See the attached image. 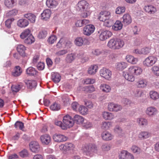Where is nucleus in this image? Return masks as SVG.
<instances>
[{
  "label": "nucleus",
  "mask_w": 159,
  "mask_h": 159,
  "mask_svg": "<svg viewBox=\"0 0 159 159\" xmlns=\"http://www.w3.org/2000/svg\"><path fill=\"white\" fill-rule=\"evenodd\" d=\"M125 44L124 41L120 38L111 39L109 41L107 45L111 49L119 50L122 48Z\"/></svg>",
  "instance_id": "1"
},
{
  "label": "nucleus",
  "mask_w": 159,
  "mask_h": 159,
  "mask_svg": "<svg viewBox=\"0 0 159 159\" xmlns=\"http://www.w3.org/2000/svg\"><path fill=\"white\" fill-rule=\"evenodd\" d=\"M82 150L84 155L92 157L94 153L97 152V148L95 145L89 144L83 147Z\"/></svg>",
  "instance_id": "2"
},
{
  "label": "nucleus",
  "mask_w": 159,
  "mask_h": 159,
  "mask_svg": "<svg viewBox=\"0 0 159 159\" xmlns=\"http://www.w3.org/2000/svg\"><path fill=\"white\" fill-rule=\"evenodd\" d=\"M63 122L65 129L70 128L74 124L73 120L71 118V117L69 115H66L63 117Z\"/></svg>",
  "instance_id": "3"
},
{
  "label": "nucleus",
  "mask_w": 159,
  "mask_h": 159,
  "mask_svg": "<svg viewBox=\"0 0 159 159\" xmlns=\"http://www.w3.org/2000/svg\"><path fill=\"white\" fill-rule=\"evenodd\" d=\"M157 58L153 56H150L147 57L143 61L144 66L148 67L151 66L154 64L157 61Z\"/></svg>",
  "instance_id": "4"
},
{
  "label": "nucleus",
  "mask_w": 159,
  "mask_h": 159,
  "mask_svg": "<svg viewBox=\"0 0 159 159\" xmlns=\"http://www.w3.org/2000/svg\"><path fill=\"white\" fill-rule=\"evenodd\" d=\"M53 140L56 142L61 143L65 142L68 139L67 137L60 134L55 133L52 136Z\"/></svg>",
  "instance_id": "5"
},
{
  "label": "nucleus",
  "mask_w": 159,
  "mask_h": 159,
  "mask_svg": "<svg viewBox=\"0 0 159 159\" xmlns=\"http://www.w3.org/2000/svg\"><path fill=\"white\" fill-rule=\"evenodd\" d=\"M95 29V27L93 25H87L84 28L83 33L85 35L89 36L94 32Z\"/></svg>",
  "instance_id": "6"
},
{
  "label": "nucleus",
  "mask_w": 159,
  "mask_h": 159,
  "mask_svg": "<svg viewBox=\"0 0 159 159\" xmlns=\"http://www.w3.org/2000/svg\"><path fill=\"white\" fill-rule=\"evenodd\" d=\"M30 150L34 153H38L40 150V147L39 143L35 141L31 142L29 145Z\"/></svg>",
  "instance_id": "7"
},
{
  "label": "nucleus",
  "mask_w": 159,
  "mask_h": 159,
  "mask_svg": "<svg viewBox=\"0 0 159 159\" xmlns=\"http://www.w3.org/2000/svg\"><path fill=\"white\" fill-rule=\"evenodd\" d=\"M100 75L107 80L110 79L111 76V72L109 70L106 68L101 69L100 71Z\"/></svg>",
  "instance_id": "8"
},
{
  "label": "nucleus",
  "mask_w": 159,
  "mask_h": 159,
  "mask_svg": "<svg viewBox=\"0 0 159 159\" xmlns=\"http://www.w3.org/2000/svg\"><path fill=\"white\" fill-rule=\"evenodd\" d=\"M110 13L109 11H104L100 12L98 19L104 22L107 19H110Z\"/></svg>",
  "instance_id": "9"
},
{
  "label": "nucleus",
  "mask_w": 159,
  "mask_h": 159,
  "mask_svg": "<svg viewBox=\"0 0 159 159\" xmlns=\"http://www.w3.org/2000/svg\"><path fill=\"white\" fill-rule=\"evenodd\" d=\"M88 5L89 3L86 1H81L78 3L76 9L77 10L83 11L88 8Z\"/></svg>",
  "instance_id": "10"
},
{
  "label": "nucleus",
  "mask_w": 159,
  "mask_h": 159,
  "mask_svg": "<svg viewBox=\"0 0 159 159\" xmlns=\"http://www.w3.org/2000/svg\"><path fill=\"white\" fill-rule=\"evenodd\" d=\"M129 70L130 73L136 75H140L143 71L142 68L137 66H131L129 68Z\"/></svg>",
  "instance_id": "11"
},
{
  "label": "nucleus",
  "mask_w": 159,
  "mask_h": 159,
  "mask_svg": "<svg viewBox=\"0 0 159 159\" xmlns=\"http://www.w3.org/2000/svg\"><path fill=\"white\" fill-rule=\"evenodd\" d=\"M119 159H134L133 155L126 151H122L119 156Z\"/></svg>",
  "instance_id": "12"
},
{
  "label": "nucleus",
  "mask_w": 159,
  "mask_h": 159,
  "mask_svg": "<svg viewBox=\"0 0 159 159\" xmlns=\"http://www.w3.org/2000/svg\"><path fill=\"white\" fill-rule=\"evenodd\" d=\"M41 141L43 144H49L51 141V136L48 134H44L40 137Z\"/></svg>",
  "instance_id": "13"
},
{
  "label": "nucleus",
  "mask_w": 159,
  "mask_h": 159,
  "mask_svg": "<svg viewBox=\"0 0 159 159\" xmlns=\"http://www.w3.org/2000/svg\"><path fill=\"white\" fill-rule=\"evenodd\" d=\"M64 45L66 47L67 46L69 48H70L71 47V44L70 42L67 41L66 42L65 40L64 39L61 38L57 43L56 45V46L57 48H60L63 47Z\"/></svg>",
  "instance_id": "14"
},
{
  "label": "nucleus",
  "mask_w": 159,
  "mask_h": 159,
  "mask_svg": "<svg viewBox=\"0 0 159 159\" xmlns=\"http://www.w3.org/2000/svg\"><path fill=\"white\" fill-rule=\"evenodd\" d=\"M157 110L154 107H150L146 109L145 113L146 115L149 116H152L157 113Z\"/></svg>",
  "instance_id": "15"
},
{
  "label": "nucleus",
  "mask_w": 159,
  "mask_h": 159,
  "mask_svg": "<svg viewBox=\"0 0 159 159\" xmlns=\"http://www.w3.org/2000/svg\"><path fill=\"white\" fill-rule=\"evenodd\" d=\"M112 35V33L108 30L102 31L99 36V39L101 40H105Z\"/></svg>",
  "instance_id": "16"
},
{
  "label": "nucleus",
  "mask_w": 159,
  "mask_h": 159,
  "mask_svg": "<svg viewBox=\"0 0 159 159\" xmlns=\"http://www.w3.org/2000/svg\"><path fill=\"white\" fill-rule=\"evenodd\" d=\"M24 17L28 19L31 23H34L35 22L36 16L34 13H27L24 15Z\"/></svg>",
  "instance_id": "17"
},
{
  "label": "nucleus",
  "mask_w": 159,
  "mask_h": 159,
  "mask_svg": "<svg viewBox=\"0 0 159 159\" xmlns=\"http://www.w3.org/2000/svg\"><path fill=\"white\" fill-rule=\"evenodd\" d=\"M27 75L29 76H35L37 75L38 71L34 68L30 66L27 68L26 70Z\"/></svg>",
  "instance_id": "18"
},
{
  "label": "nucleus",
  "mask_w": 159,
  "mask_h": 159,
  "mask_svg": "<svg viewBox=\"0 0 159 159\" xmlns=\"http://www.w3.org/2000/svg\"><path fill=\"white\" fill-rule=\"evenodd\" d=\"M144 9L146 12L150 14H153L156 11V8L151 5H147L145 6Z\"/></svg>",
  "instance_id": "19"
},
{
  "label": "nucleus",
  "mask_w": 159,
  "mask_h": 159,
  "mask_svg": "<svg viewBox=\"0 0 159 159\" xmlns=\"http://www.w3.org/2000/svg\"><path fill=\"white\" fill-rule=\"evenodd\" d=\"M51 14V10L49 9L44 10L41 14V19L45 20H47L49 18Z\"/></svg>",
  "instance_id": "20"
},
{
  "label": "nucleus",
  "mask_w": 159,
  "mask_h": 159,
  "mask_svg": "<svg viewBox=\"0 0 159 159\" xmlns=\"http://www.w3.org/2000/svg\"><path fill=\"white\" fill-rule=\"evenodd\" d=\"M103 139L106 141L111 140L113 138V136L108 132L104 131L101 134Z\"/></svg>",
  "instance_id": "21"
},
{
  "label": "nucleus",
  "mask_w": 159,
  "mask_h": 159,
  "mask_svg": "<svg viewBox=\"0 0 159 159\" xmlns=\"http://www.w3.org/2000/svg\"><path fill=\"white\" fill-rule=\"evenodd\" d=\"M123 23L126 25L129 24L132 22V19L130 15L128 13L124 14L123 17Z\"/></svg>",
  "instance_id": "22"
},
{
  "label": "nucleus",
  "mask_w": 159,
  "mask_h": 159,
  "mask_svg": "<svg viewBox=\"0 0 159 159\" xmlns=\"http://www.w3.org/2000/svg\"><path fill=\"white\" fill-rule=\"evenodd\" d=\"M22 72L21 67L19 66H16L14 68L11 74L12 76L14 77H17L20 76Z\"/></svg>",
  "instance_id": "23"
},
{
  "label": "nucleus",
  "mask_w": 159,
  "mask_h": 159,
  "mask_svg": "<svg viewBox=\"0 0 159 159\" xmlns=\"http://www.w3.org/2000/svg\"><path fill=\"white\" fill-rule=\"evenodd\" d=\"M29 21L25 19H22L19 20L17 22V25L21 28L25 27L28 25Z\"/></svg>",
  "instance_id": "24"
},
{
  "label": "nucleus",
  "mask_w": 159,
  "mask_h": 159,
  "mask_svg": "<svg viewBox=\"0 0 159 159\" xmlns=\"http://www.w3.org/2000/svg\"><path fill=\"white\" fill-rule=\"evenodd\" d=\"M51 79L55 83H58L61 80V76L60 75L56 72H53L51 74Z\"/></svg>",
  "instance_id": "25"
},
{
  "label": "nucleus",
  "mask_w": 159,
  "mask_h": 159,
  "mask_svg": "<svg viewBox=\"0 0 159 159\" xmlns=\"http://www.w3.org/2000/svg\"><path fill=\"white\" fill-rule=\"evenodd\" d=\"M136 121L139 125L142 127H145L147 126L148 124L147 120L144 118L141 117L138 118Z\"/></svg>",
  "instance_id": "26"
},
{
  "label": "nucleus",
  "mask_w": 159,
  "mask_h": 159,
  "mask_svg": "<svg viewBox=\"0 0 159 159\" xmlns=\"http://www.w3.org/2000/svg\"><path fill=\"white\" fill-rule=\"evenodd\" d=\"M25 83L28 87L31 89L36 87L37 85L36 82L34 80H25Z\"/></svg>",
  "instance_id": "27"
},
{
  "label": "nucleus",
  "mask_w": 159,
  "mask_h": 159,
  "mask_svg": "<svg viewBox=\"0 0 159 159\" xmlns=\"http://www.w3.org/2000/svg\"><path fill=\"white\" fill-rule=\"evenodd\" d=\"M132 73L129 72V70L128 72L124 73L123 75L124 77L127 80L129 81L133 82L134 80V77Z\"/></svg>",
  "instance_id": "28"
},
{
  "label": "nucleus",
  "mask_w": 159,
  "mask_h": 159,
  "mask_svg": "<svg viewBox=\"0 0 159 159\" xmlns=\"http://www.w3.org/2000/svg\"><path fill=\"white\" fill-rule=\"evenodd\" d=\"M73 121L77 124H80L83 123L84 120V118L80 115H75L73 118Z\"/></svg>",
  "instance_id": "29"
},
{
  "label": "nucleus",
  "mask_w": 159,
  "mask_h": 159,
  "mask_svg": "<svg viewBox=\"0 0 159 159\" xmlns=\"http://www.w3.org/2000/svg\"><path fill=\"white\" fill-rule=\"evenodd\" d=\"M89 21L88 20H78L76 21L75 25L77 27H81L89 23Z\"/></svg>",
  "instance_id": "30"
},
{
  "label": "nucleus",
  "mask_w": 159,
  "mask_h": 159,
  "mask_svg": "<svg viewBox=\"0 0 159 159\" xmlns=\"http://www.w3.org/2000/svg\"><path fill=\"white\" fill-rule=\"evenodd\" d=\"M46 4L48 7L53 8L55 7L57 5L58 3L55 0H47Z\"/></svg>",
  "instance_id": "31"
},
{
  "label": "nucleus",
  "mask_w": 159,
  "mask_h": 159,
  "mask_svg": "<svg viewBox=\"0 0 159 159\" xmlns=\"http://www.w3.org/2000/svg\"><path fill=\"white\" fill-rule=\"evenodd\" d=\"M123 25L120 21H116L114 25L112 26V29L113 30L117 31L121 29Z\"/></svg>",
  "instance_id": "32"
},
{
  "label": "nucleus",
  "mask_w": 159,
  "mask_h": 159,
  "mask_svg": "<svg viewBox=\"0 0 159 159\" xmlns=\"http://www.w3.org/2000/svg\"><path fill=\"white\" fill-rule=\"evenodd\" d=\"M98 70V67L96 65L91 66L89 68L88 71V73L91 75L95 74Z\"/></svg>",
  "instance_id": "33"
},
{
  "label": "nucleus",
  "mask_w": 159,
  "mask_h": 159,
  "mask_svg": "<svg viewBox=\"0 0 159 159\" xmlns=\"http://www.w3.org/2000/svg\"><path fill=\"white\" fill-rule=\"evenodd\" d=\"M147 82L145 79H140L137 82V86L140 88H144L147 86Z\"/></svg>",
  "instance_id": "34"
},
{
  "label": "nucleus",
  "mask_w": 159,
  "mask_h": 159,
  "mask_svg": "<svg viewBox=\"0 0 159 159\" xmlns=\"http://www.w3.org/2000/svg\"><path fill=\"white\" fill-rule=\"evenodd\" d=\"M102 116L105 120H111L114 118V115L110 112L104 111L103 112Z\"/></svg>",
  "instance_id": "35"
},
{
  "label": "nucleus",
  "mask_w": 159,
  "mask_h": 159,
  "mask_svg": "<svg viewBox=\"0 0 159 159\" xmlns=\"http://www.w3.org/2000/svg\"><path fill=\"white\" fill-rule=\"evenodd\" d=\"M126 59L128 62L133 64H136L138 61L137 58H135L133 56L131 55H127Z\"/></svg>",
  "instance_id": "36"
},
{
  "label": "nucleus",
  "mask_w": 159,
  "mask_h": 159,
  "mask_svg": "<svg viewBox=\"0 0 159 159\" xmlns=\"http://www.w3.org/2000/svg\"><path fill=\"white\" fill-rule=\"evenodd\" d=\"M31 35L30 30L29 29H26L21 33L20 37L22 39H24Z\"/></svg>",
  "instance_id": "37"
},
{
  "label": "nucleus",
  "mask_w": 159,
  "mask_h": 159,
  "mask_svg": "<svg viewBox=\"0 0 159 159\" xmlns=\"http://www.w3.org/2000/svg\"><path fill=\"white\" fill-rule=\"evenodd\" d=\"M15 3L14 0H5L4 4L8 8L13 7Z\"/></svg>",
  "instance_id": "38"
},
{
  "label": "nucleus",
  "mask_w": 159,
  "mask_h": 159,
  "mask_svg": "<svg viewBox=\"0 0 159 159\" xmlns=\"http://www.w3.org/2000/svg\"><path fill=\"white\" fill-rule=\"evenodd\" d=\"M25 49V47L23 45L19 44L17 45L16 47L17 50L20 55H21V54L23 55V53H24Z\"/></svg>",
  "instance_id": "39"
},
{
  "label": "nucleus",
  "mask_w": 159,
  "mask_h": 159,
  "mask_svg": "<svg viewBox=\"0 0 159 159\" xmlns=\"http://www.w3.org/2000/svg\"><path fill=\"white\" fill-rule=\"evenodd\" d=\"M75 57V55L73 53L68 54L66 56V60L67 62L70 63L74 60Z\"/></svg>",
  "instance_id": "40"
},
{
  "label": "nucleus",
  "mask_w": 159,
  "mask_h": 159,
  "mask_svg": "<svg viewBox=\"0 0 159 159\" xmlns=\"http://www.w3.org/2000/svg\"><path fill=\"white\" fill-rule=\"evenodd\" d=\"M150 96L151 99L156 100L159 98V94L157 92L152 91L150 92Z\"/></svg>",
  "instance_id": "41"
},
{
  "label": "nucleus",
  "mask_w": 159,
  "mask_h": 159,
  "mask_svg": "<svg viewBox=\"0 0 159 159\" xmlns=\"http://www.w3.org/2000/svg\"><path fill=\"white\" fill-rule=\"evenodd\" d=\"M50 108L53 111H58L60 109V105L59 103L55 102L50 106Z\"/></svg>",
  "instance_id": "42"
},
{
  "label": "nucleus",
  "mask_w": 159,
  "mask_h": 159,
  "mask_svg": "<svg viewBox=\"0 0 159 159\" xmlns=\"http://www.w3.org/2000/svg\"><path fill=\"white\" fill-rule=\"evenodd\" d=\"M150 135V134L147 132H141L139 135V138L141 139L148 138Z\"/></svg>",
  "instance_id": "43"
},
{
  "label": "nucleus",
  "mask_w": 159,
  "mask_h": 159,
  "mask_svg": "<svg viewBox=\"0 0 159 159\" xmlns=\"http://www.w3.org/2000/svg\"><path fill=\"white\" fill-rule=\"evenodd\" d=\"M127 66V63L125 62H122L117 63L116 66V68L119 70H122Z\"/></svg>",
  "instance_id": "44"
},
{
  "label": "nucleus",
  "mask_w": 159,
  "mask_h": 159,
  "mask_svg": "<svg viewBox=\"0 0 159 159\" xmlns=\"http://www.w3.org/2000/svg\"><path fill=\"white\" fill-rule=\"evenodd\" d=\"M100 89L106 93L109 92L111 90V88L110 86L108 85L104 84H103L101 85L100 86Z\"/></svg>",
  "instance_id": "45"
},
{
  "label": "nucleus",
  "mask_w": 159,
  "mask_h": 159,
  "mask_svg": "<svg viewBox=\"0 0 159 159\" xmlns=\"http://www.w3.org/2000/svg\"><path fill=\"white\" fill-rule=\"evenodd\" d=\"M35 39L33 36L32 35H30L26 39L24 40V42L27 44H31L34 42Z\"/></svg>",
  "instance_id": "46"
},
{
  "label": "nucleus",
  "mask_w": 159,
  "mask_h": 159,
  "mask_svg": "<svg viewBox=\"0 0 159 159\" xmlns=\"http://www.w3.org/2000/svg\"><path fill=\"white\" fill-rule=\"evenodd\" d=\"M131 149L133 153L137 154H139L141 152L140 148L135 145H133L131 147Z\"/></svg>",
  "instance_id": "47"
},
{
  "label": "nucleus",
  "mask_w": 159,
  "mask_h": 159,
  "mask_svg": "<svg viewBox=\"0 0 159 159\" xmlns=\"http://www.w3.org/2000/svg\"><path fill=\"white\" fill-rule=\"evenodd\" d=\"M84 39L81 37L76 38L75 39V44L78 46H81L84 44Z\"/></svg>",
  "instance_id": "48"
},
{
  "label": "nucleus",
  "mask_w": 159,
  "mask_h": 159,
  "mask_svg": "<svg viewBox=\"0 0 159 159\" xmlns=\"http://www.w3.org/2000/svg\"><path fill=\"white\" fill-rule=\"evenodd\" d=\"M125 10V8L124 6L118 7L116 10V13L117 14H120L124 13Z\"/></svg>",
  "instance_id": "49"
},
{
  "label": "nucleus",
  "mask_w": 159,
  "mask_h": 159,
  "mask_svg": "<svg viewBox=\"0 0 159 159\" xmlns=\"http://www.w3.org/2000/svg\"><path fill=\"white\" fill-rule=\"evenodd\" d=\"M19 156L22 158L28 157L29 155V153L28 151L25 149H24L19 152Z\"/></svg>",
  "instance_id": "50"
},
{
  "label": "nucleus",
  "mask_w": 159,
  "mask_h": 159,
  "mask_svg": "<svg viewBox=\"0 0 159 159\" xmlns=\"http://www.w3.org/2000/svg\"><path fill=\"white\" fill-rule=\"evenodd\" d=\"M79 112L82 115L87 114L88 112V109L83 106H80L79 108Z\"/></svg>",
  "instance_id": "51"
},
{
  "label": "nucleus",
  "mask_w": 159,
  "mask_h": 159,
  "mask_svg": "<svg viewBox=\"0 0 159 159\" xmlns=\"http://www.w3.org/2000/svg\"><path fill=\"white\" fill-rule=\"evenodd\" d=\"M22 87L21 84H16L13 85L11 86V89L13 92H17Z\"/></svg>",
  "instance_id": "52"
},
{
  "label": "nucleus",
  "mask_w": 159,
  "mask_h": 159,
  "mask_svg": "<svg viewBox=\"0 0 159 159\" xmlns=\"http://www.w3.org/2000/svg\"><path fill=\"white\" fill-rule=\"evenodd\" d=\"M13 18L8 19L5 22V25L7 29H10L11 28V25L12 22L14 20Z\"/></svg>",
  "instance_id": "53"
},
{
  "label": "nucleus",
  "mask_w": 159,
  "mask_h": 159,
  "mask_svg": "<svg viewBox=\"0 0 159 159\" xmlns=\"http://www.w3.org/2000/svg\"><path fill=\"white\" fill-rule=\"evenodd\" d=\"M111 124L110 122H103L101 128L103 129H108L111 128Z\"/></svg>",
  "instance_id": "54"
},
{
  "label": "nucleus",
  "mask_w": 159,
  "mask_h": 159,
  "mask_svg": "<svg viewBox=\"0 0 159 159\" xmlns=\"http://www.w3.org/2000/svg\"><path fill=\"white\" fill-rule=\"evenodd\" d=\"M85 121L84 123L82 124V126L84 127V128L86 129L88 128H93V125L92 123L89 122Z\"/></svg>",
  "instance_id": "55"
},
{
  "label": "nucleus",
  "mask_w": 159,
  "mask_h": 159,
  "mask_svg": "<svg viewBox=\"0 0 159 159\" xmlns=\"http://www.w3.org/2000/svg\"><path fill=\"white\" fill-rule=\"evenodd\" d=\"M15 126L16 129H22L23 128H24V124L22 122L17 121L15 124Z\"/></svg>",
  "instance_id": "56"
},
{
  "label": "nucleus",
  "mask_w": 159,
  "mask_h": 159,
  "mask_svg": "<svg viewBox=\"0 0 159 159\" xmlns=\"http://www.w3.org/2000/svg\"><path fill=\"white\" fill-rule=\"evenodd\" d=\"M68 48L66 49L60 50L57 52L56 54L58 56H62L66 54L68 52Z\"/></svg>",
  "instance_id": "57"
},
{
  "label": "nucleus",
  "mask_w": 159,
  "mask_h": 159,
  "mask_svg": "<svg viewBox=\"0 0 159 159\" xmlns=\"http://www.w3.org/2000/svg\"><path fill=\"white\" fill-rule=\"evenodd\" d=\"M47 32L45 30H42L40 32L38 35V37L39 39H43L46 37Z\"/></svg>",
  "instance_id": "58"
},
{
  "label": "nucleus",
  "mask_w": 159,
  "mask_h": 159,
  "mask_svg": "<svg viewBox=\"0 0 159 159\" xmlns=\"http://www.w3.org/2000/svg\"><path fill=\"white\" fill-rule=\"evenodd\" d=\"M66 144L67 151L72 150L75 148V145L72 143H66Z\"/></svg>",
  "instance_id": "59"
},
{
  "label": "nucleus",
  "mask_w": 159,
  "mask_h": 159,
  "mask_svg": "<svg viewBox=\"0 0 159 159\" xmlns=\"http://www.w3.org/2000/svg\"><path fill=\"white\" fill-rule=\"evenodd\" d=\"M153 73L156 76H159V67L157 66H153L152 68Z\"/></svg>",
  "instance_id": "60"
},
{
  "label": "nucleus",
  "mask_w": 159,
  "mask_h": 159,
  "mask_svg": "<svg viewBox=\"0 0 159 159\" xmlns=\"http://www.w3.org/2000/svg\"><path fill=\"white\" fill-rule=\"evenodd\" d=\"M104 22V25L107 27H111L113 24V20L110 19H107V20H105Z\"/></svg>",
  "instance_id": "61"
},
{
  "label": "nucleus",
  "mask_w": 159,
  "mask_h": 159,
  "mask_svg": "<svg viewBox=\"0 0 159 159\" xmlns=\"http://www.w3.org/2000/svg\"><path fill=\"white\" fill-rule=\"evenodd\" d=\"M91 53L93 55L98 56L102 53V52L98 49H93L92 50Z\"/></svg>",
  "instance_id": "62"
},
{
  "label": "nucleus",
  "mask_w": 159,
  "mask_h": 159,
  "mask_svg": "<svg viewBox=\"0 0 159 159\" xmlns=\"http://www.w3.org/2000/svg\"><path fill=\"white\" fill-rule=\"evenodd\" d=\"M18 12L17 10L14 9L9 11L7 13L8 16H11L16 15Z\"/></svg>",
  "instance_id": "63"
},
{
  "label": "nucleus",
  "mask_w": 159,
  "mask_h": 159,
  "mask_svg": "<svg viewBox=\"0 0 159 159\" xmlns=\"http://www.w3.org/2000/svg\"><path fill=\"white\" fill-rule=\"evenodd\" d=\"M111 146L110 144L105 143L102 145V150L104 151H106L109 150L111 148Z\"/></svg>",
  "instance_id": "64"
}]
</instances>
